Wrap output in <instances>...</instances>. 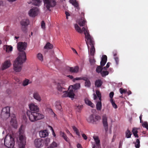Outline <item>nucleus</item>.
Listing matches in <instances>:
<instances>
[{"label": "nucleus", "instance_id": "1", "mask_svg": "<svg viewBox=\"0 0 148 148\" xmlns=\"http://www.w3.org/2000/svg\"><path fill=\"white\" fill-rule=\"evenodd\" d=\"M27 45V43L25 42H20L17 43V49L20 52L13 64L14 69L16 72L21 71L23 64L26 60V53L24 51L26 49Z\"/></svg>", "mask_w": 148, "mask_h": 148}, {"label": "nucleus", "instance_id": "2", "mask_svg": "<svg viewBox=\"0 0 148 148\" xmlns=\"http://www.w3.org/2000/svg\"><path fill=\"white\" fill-rule=\"evenodd\" d=\"M27 116L32 122H34L44 118V116L40 113L28 110L26 112Z\"/></svg>", "mask_w": 148, "mask_h": 148}, {"label": "nucleus", "instance_id": "3", "mask_svg": "<svg viewBox=\"0 0 148 148\" xmlns=\"http://www.w3.org/2000/svg\"><path fill=\"white\" fill-rule=\"evenodd\" d=\"M75 28L76 30L78 32L81 33L83 31L85 36L86 39V44L88 47V43L89 42L93 40V38L90 36L87 29L84 27H83L82 29L78 25L76 24L75 25Z\"/></svg>", "mask_w": 148, "mask_h": 148}, {"label": "nucleus", "instance_id": "4", "mask_svg": "<svg viewBox=\"0 0 148 148\" xmlns=\"http://www.w3.org/2000/svg\"><path fill=\"white\" fill-rule=\"evenodd\" d=\"M4 144L5 146L8 148H13L14 144V138L10 135L8 134L5 137L4 140Z\"/></svg>", "mask_w": 148, "mask_h": 148}, {"label": "nucleus", "instance_id": "5", "mask_svg": "<svg viewBox=\"0 0 148 148\" xmlns=\"http://www.w3.org/2000/svg\"><path fill=\"white\" fill-rule=\"evenodd\" d=\"M22 128L23 126L22 125L19 129V142L18 145L20 148H24L26 143V138L23 135L24 131Z\"/></svg>", "mask_w": 148, "mask_h": 148}, {"label": "nucleus", "instance_id": "6", "mask_svg": "<svg viewBox=\"0 0 148 148\" xmlns=\"http://www.w3.org/2000/svg\"><path fill=\"white\" fill-rule=\"evenodd\" d=\"M10 108L8 106L3 108L1 113V117L3 119L9 118L10 115Z\"/></svg>", "mask_w": 148, "mask_h": 148}, {"label": "nucleus", "instance_id": "7", "mask_svg": "<svg viewBox=\"0 0 148 148\" xmlns=\"http://www.w3.org/2000/svg\"><path fill=\"white\" fill-rule=\"evenodd\" d=\"M44 6L46 7L47 10L51 11L50 8L54 7L56 5L55 0H43Z\"/></svg>", "mask_w": 148, "mask_h": 148}, {"label": "nucleus", "instance_id": "8", "mask_svg": "<svg viewBox=\"0 0 148 148\" xmlns=\"http://www.w3.org/2000/svg\"><path fill=\"white\" fill-rule=\"evenodd\" d=\"M101 119V117L98 115L91 114L87 119V121L90 123H95L97 121Z\"/></svg>", "mask_w": 148, "mask_h": 148}, {"label": "nucleus", "instance_id": "9", "mask_svg": "<svg viewBox=\"0 0 148 148\" xmlns=\"http://www.w3.org/2000/svg\"><path fill=\"white\" fill-rule=\"evenodd\" d=\"M20 23L21 26L22 30L25 32L27 29V26L29 24V21L28 19H25L21 21Z\"/></svg>", "mask_w": 148, "mask_h": 148}, {"label": "nucleus", "instance_id": "10", "mask_svg": "<svg viewBox=\"0 0 148 148\" xmlns=\"http://www.w3.org/2000/svg\"><path fill=\"white\" fill-rule=\"evenodd\" d=\"M39 12V10L37 7H34L31 9L29 11L28 14L32 17H35L37 16Z\"/></svg>", "mask_w": 148, "mask_h": 148}, {"label": "nucleus", "instance_id": "11", "mask_svg": "<svg viewBox=\"0 0 148 148\" xmlns=\"http://www.w3.org/2000/svg\"><path fill=\"white\" fill-rule=\"evenodd\" d=\"M69 92H68L66 91L63 92L64 94L62 96V97H69L72 99L74 98L75 97V95L74 93V91L73 89H69Z\"/></svg>", "mask_w": 148, "mask_h": 148}, {"label": "nucleus", "instance_id": "12", "mask_svg": "<svg viewBox=\"0 0 148 148\" xmlns=\"http://www.w3.org/2000/svg\"><path fill=\"white\" fill-rule=\"evenodd\" d=\"M44 140L40 138L36 139L34 141V144L36 148H40L43 146Z\"/></svg>", "mask_w": 148, "mask_h": 148}, {"label": "nucleus", "instance_id": "13", "mask_svg": "<svg viewBox=\"0 0 148 148\" xmlns=\"http://www.w3.org/2000/svg\"><path fill=\"white\" fill-rule=\"evenodd\" d=\"M102 122L104 128L106 132L108 130V124L107 122V117L106 115H103L102 116Z\"/></svg>", "mask_w": 148, "mask_h": 148}, {"label": "nucleus", "instance_id": "14", "mask_svg": "<svg viewBox=\"0 0 148 148\" xmlns=\"http://www.w3.org/2000/svg\"><path fill=\"white\" fill-rule=\"evenodd\" d=\"M65 85L64 82L61 81L56 84L57 87L56 88L60 92H61L62 91L63 89H64L63 88Z\"/></svg>", "mask_w": 148, "mask_h": 148}, {"label": "nucleus", "instance_id": "15", "mask_svg": "<svg viewBox=\"0 0 148 148\" xmlns=\"http://www.w3.org/2000/svg\"><path fill=\"white\" fill-rule=\"evenodd\" d=\"M94 42L93 40L89 42L88 43V44H89L91 46L90 49V54L91 56H94L95 52V49L94 46Z\"/></svg>", "mask_w": 148, "mask_h": 148}, {"label": "nucleus", "instance_id": "16", "mask_svg": "<svg viewBox=\"0 0 148 148\" xmlns=\"http://www.w3.org/2000/svg\"><path fill=\"white\" fill-rule=\"evenodd\" d=\"M29 108L31 111L37 112L39 111V108L37 105H35L34 104L32 103L29 105Z\"/></svg>", "mask_w": 148, "mask_h": 148}, {"label": "nucleus", "instance_id": "17", "mask_svg": "<svg viewBox=\"0 0 148 148\" xmlns=\"http://www.w3.org/2000/svg\"><path fill=\"white\" fill-rule=\"evenodd\" d=\"M11 65L10 60H7L4 62L1 67L2 70H4L9 67Z\"/></svg>", "mask_w": 148, "mask_h": 148}, {"label": "nucleus", "instance_id": "18", "mask_svg": "<svg viewBox=\"0 0 148 148\" xmlns=\"http://www.w3.org/2000/svg\"><path fill=\"white\" fill-rule=\"evenodd\" d=\"M49 135L47 130H41L39 132V135L40 137L44 138L48 136Z\"/></svg>", "mask_w": 148, "mask_h": 148}, {"label": "nucleus", "instance_id": "19", "mask_svg": "<svg viewBox=\"0 0 148 148\" xmlns=\"http://www.w3.org/2000/svg\"><path fill=\"white\" fill-rule=\"evenodd\" d=\"M80 87V84L79 83H76L73 85L70 86L69 87V89H73V91L74 90L78 89Z\"/></svg>", "mask_w": 148, "mask_h": 148}, {"label": "nucleus", "instance_id": "20", "mask_svg": "<svg viewBox=\"0 0 148 148\" xmlns=\"http://www.w3.org/2000/svg\"><path fill=\"white\" fill-rule=\"evenodd\" d=\"M107 56L106 55H103L100 62V65L102 66H104L107 62Z\"/></svg>", "mask_w": 148, "mask_h": 148}, {"label": "nucleus", "instance_id": "21", "mask_svg": "<svg viewBox=\"0 0 148 148\" xmlns=\"http://www.w3.org/2000/svg\"><path fill=\"white\" fill-rule=\"evenodd\" d=\"M34 98L38 101H40L41 100V97L38 93L37 92H35L33 94Z\"/></svg>", "mask_w": 148, "mask_h": 148}, {"label": "nucleus", "instance_id": "22", "mask_svg": "<svg viewBox=\"0 0 148 148\" xmlns=\"http://www.w3.org/2000/svg\"><path fill=\"white\" fill-rule=\"evenodd\" d=\"M102 84L103 82L100 79H98L96 80L95 82V86L97 88L101 87Z\"/></svg>", "mask_w": 148, "mask_h": 148}, {"label": "nucleus", "instance_id": "23", "mask_svg": "<svg viewBox=\"0 0 148 148\" xmlns=\"http://www.w3.org/2000/svg\"><path fill=\"white\" fill-rule=\"evenodd\" d=\"M86 21L85 19H83L82 18L77 22L80 26L82 27L84 26L86 24Z\"/></svg>", "mask_w": 148, "mask_h": 148}, {"label": "nucleus", "instance_id": "24", "mask_svg": "<svg viewBox=\"0 0 148 148\" xmlns=\"http://www.w3.org/2000/svg\"><path fill=\"white\" fill-rule=\"evenodd\" d=\"M79 69V68L78 66L70 67V71L72 73H77L78 72Z\"/></svg>", "mask_w": 148, "mask_h": 148}, {"label": "nucleus", "instance_id": "25", "mask_svg": "<svg viewBox=\"0 0 148 148\" xmlns=\"http://www.w3.org/2000/svg\"><path fill=\"white\" fill-rule=\"evenodd\" d=\"M84 79L83 80L85 81V86L87 87H89L91 85V83L90 80L86 77H84Z\"/></svg>", "mask_w": 148, "mask_h": 148}, {"label": "nucleus", "instance_id": "26", "mask_svg": "<svg viewBox=\"0 0 148 148\" xmlns=\"http://www.w3.org/2000/svg\"><path fill=\"white\" fill-rule=\"evenodd\" d=\"M101 100L97 101L96 105V109L98 110H100L102 108V103L101 101Z\"/></svg>", "mask_w": 148, "mask_h": 148}, {"label": "nucleus", "instance_id": "27", "mask_svg": "<svg viewBox=\"0 0 148 148\" xmlns=\"http://www.w3.org/2000/svg\"><path fill=\"white\" fill-rule=\"evenodd\" d=\"M93 138L96 144L98 147L100 145V140L97 136H93Z\"/></svg>", "mask_w": 148, "mask_h": 148}, {"label": "nucleus", "instance_id": "28", "mask_svg": "<svg viewBox=\"0 0 148 148\" xmlns=\"http://www.w3.org/2000/svg\"><path fill=\"white\" fill-rule=\"evenodd\" d=\"M70 3H72V5L74 6L75 7H76L77 9L79 8L78 3L76 0H70Z\"/></svg>", "mask_w": 148, "mask_h": 148}, {"label": "nucleus", "instance_id": "29", "mask_svg": "<svg viewBox=\"0 0 148 148\" xmlns=\"http://www.w3.org/2000/svg\"><path fill=\"white\" fill-rule=\"evenodd\" d=\"M85 102L86 104L92 108L95 107V105L88 99H85Z\"/></svg>", "mask_w": 148, "mask_h": 148}, {"label": "nucleus", "instance_id": "30", "mask_svg": "<svg viewBox=\"0 0 148 148\" xmlns=\"http://www.w3.org/2000/svg\"><path fill=\"white\" fill-rule=\"evenodd\" d=\"M4 49H6V52H9L12 51V47L8 45H5L4 46Z\"/></svg>", "mask_w": 148, "mask_h": 148}, {"label": "nucleus", "instance_id": "31", "mask_svg": "<svg viewBox=\"0 0 148 148\" xmlns=\"http://www.w3.org/2000/svg\"><path fill=\"white\" fill-rule=\"evenodd\" d=\"M103 69V66H102L101 65L97 66L96 69V71L97 73H101L102 72V70Z\"/></svg>", "mask_w": 148, "mask_h": 148}, {"label": "nucleus", "instance_id": "32", "mask_svg": "<svg viewBox=\"0 0 148 148\" xmlns=\"http://www.w3.org/2000/svg\"><path fill=\"white\" fill-rule=\"evenodd\" d=\"M53 46L49 42H48L46 45L44 47V48L47 49H52Z\"/></svg>", "mask_w": 148, "mask_h": 148}, {"label": "nucleus", "instance_id": "33", "mask_svg": "<svg viewBox=\"0 0 148 148\" xmlns=\"http://www.w3.org/2000/svg\"><path fill=\"white\" fill-rule=\"evenodd\" d=\"M72 128L74 131L75 132L76 134L79 136H80V133L79 131L78 130L75 126H72Z\"/></svg>", "mask_w": 148, "mask_h": 148}, {"label": "nucleus", "instance_id": "34", "mask_svg": "<svg viewBox=\"0 0 148 148\" xmlns=\"http://www.w3.org/2000/svg\"><path fill=\"white\" fill-rule=\"evenodd\" d=\"M131 135L132 133L128 129H127L125 132L126 137L127 138H130Z\"/></svg>", "mask_w": 148, "mask_h": 148}, {"label": "nucleus", "instance_id": "35", "mask_svg": "<svg viewBox=\"0 0 148 148\" xmlns=\"http://www.w3.org/2000/svg\"><path fill=\"white\" fill-rule=\"evenodd\" d=\"M135 147L136 148H139L140 147V141L138 139L136 140V141L135 143Z\"/></svg>", "mask_w": 148, "mask_h": 148}, {"label": "nucleus", "instance_id": "36", "mask_svg": "<svg viewBox=\"0 0 148 148\" xmlns=\"http://www.w3.org/2000/svg\"><path fill=\"white\" fill-rule=\"evenodd\" d=\"M96 93L97 97L99 98V101L101 100V94L99 90H96Z\"/></svg>", "mask_w": 148, "mask_h": 148}, {"label": "nucleus", "instance_id": "37", "mask_svg": "<svg viewBox=\"0 0 148 148\" xmlns=\"http://www.w3.org/2000/svg\"><path fill=\"white\" fill-rule=\"evenodd\" d=\"M56 108L59 110L61 111L62 109V107L59 102H56Z\"/></svg>", "mask_w": 148, "mask_h": 148}, {"label": "nucleus", "instance_id": "38", "mask_svg": "<svg viewBox=\"0 0 148 148\" xmlns=\"http://www.w3.org/2000/svg\"><path fill=\"white\" fill-rule=\"evenodd\" d=\"M41 2L40 0H35L34 1L33 3L35 5L39 6Z\"/></svg>", "mask_w": 148, "mask_h": 148}, {"label": "nucleus", "instance_id": "39", "mask_svg": "<svg viewBox=\"0 0 148 148\" xmlns=\"http://www.w3.org/2000/svg\"><path fill=\"white\" fill-rule=\"evenodd\" d=\"M109 74V72L107 71H103L101 73V74L103 77Z\"/></svg>", "mask_w": 148, "mask_h": 148}, {"label": "nucleus", "instance_id": "40", "mask_svg": "<svg viewBox=\"0 0 148 148\" xmlns=\"http://www.w3.org/2000/svg\"><path fill=\"white\" fill-rule=\"evenodd\" d=\"M50 141V139L49 138H47L45 139L44 141V143L46 146H47L49 143Z\"/></svg>", "mask_w": 148, "mask_h": 148}, {"label": "nucleus", "instance_id": "41", "mask_svg": "<svg viewBox=\"0 0 148 148\" xmlns=\"http://www.w3.org/2000/svg\"><path fill=\"white\" fill-rule=\"evenodd\" d=\"M110 101L112 104L113 107L115 109H116L117 108V106L115 104L114 101L113 100V99H111Z\"/></svg>", "mask_w": 148, "mask_h": 148}, {"label": "nucleus", "instance_id": "42", "mask_svg": "<svg viewBox=\"0 0 148 148\" xmlns=\"http://www.w3.org/2000/svg\"><path fill=\"white\" fill-rule=\"evenodd\" d=\"M83 107V105H79L78 106H76L75 109L78 112H79L81 111Z\"/></svg>", "mask_w": 148, "mask_h": 148}, {"label": "nucleus", "instance_id": "43", "mask_svg": "<svg viewBox=\"0 0 148 148\" xmlns=\"http://www.w3.org/2000/svg\"><path fill=\"white\" fill-rule=\"evenodd\" d=\"M57 144L55 142L53 141L50 145V147L51 148L56 147L57 146Z\"/></svg>", "mask_w": 148, "mask_h": 148}, {"label": "nucleus", "instance_id": "44", "mask_svg": "<svg viewBox=\"0 0 148 148\" xmlns=\"http://www.w3.org/2000/svg\"><path fill=\"white\" fill-rule=\"evenodd\" d=\"M39 60L41 61H42L43 60V57L42 55L40 53H39L37 56Z\"/></svg>", "mask_w": 148, "mask_h": 148}, {"label": "nucleus", "instance_id": "45", "mask_svg": "<svg viewBox=\"0 0 148 148\" xmlns=\"http://www.w3.org/2000/svg\"><path fill=\"white\" fill-rule=\"evenodd\" d=\"M29 80L28 79H25L23 83V85L24 86H25L29 84Z\"/></svg>", "mask_w": 148, "mask_h": 148}, {"label": "nucleus", "instance_id": "46", "mask_svg": "<svg viewBox=\"0 0 148 148\" xmlns=\"http://www.w3.org/2000/svg\"><path fill=\"white\" fill-rule=\"evenodd\" d=\"M119 91L121 94L123 93H125L127 92L126 90L123 89L122 88H121L119 89Z\"/></svg>", "mask_w": 148, "mask_h": 148}, {"label": "nucleus", "instance_id": "47", "mask_svg": "<svg viewBox=\"0 0 148 148\" xmlns=\"http://www.w3.org/2000/svg\"><path fill=\"white\" fill-rule=\"evenodd\" d=\"M143 126L146 128L147 129H148V123L147 122H144L142 124Z\"/></svg>", "mask_w": 148, "mask_h": 148}, {"label": "nucleus", "instance_id": "48", "mask_svg": "<svg viewBox=\"0 0 148 148\" xmlns=\"http://www.w3.org/2000/svg\"><path fill=\"white\" fill-rule=\"evenodd\" d=\"M41 27L43 29H45V24L44 21H42L41 24Z\"/></svg>", "mask_w": 148, "mask_h": 148}, {"label": "nucleus", "instance_id": "49", "mask_svg": "<svg viewBox=\"0 0 148 148\" xmlns=\"http://www.w3.org/2000/svg\"><path fill=\"white\" fill-rule=\"evenodd\" d=\"M84 77H76L73 80V82H75V80H83Z\"/></svg>", "mask_w": 148, "mask_h": 148}, {"label": "nucleus", "instance_id": "50", "mask_svg": "<svg viewBox=\"0 0 148 148\" xmlns=\"http://www.w3.org/2000/svg\"><path fill=\"white\" fill-rule=\"evenodd\" d=\"M133 134H137L138 131L137 129L136 128H133L132 131Z\"/></svg>", "mask_w": 148, "mask_h": 148}, {"label": "nucleus", "instance_id": "51", "mask_svg": "<svg viewBox=\"0 0 148 148\" xmlns=\"http://www.w3.org/2000/svg\"><path fill=\"white\" fill-rule=\"evenodd\" d=\"M49 127H50V130H51L52 131V134H53V136L54 137H55L56 136V135L54 131L53 128L52 127H51V126H49Z\"/></svg>", "mask_w": 148, "mask_h": 148}, {"label": "nucleus", "instance_id": "52", "mask_svg": "<svg viewBox=\"0 0 148 148\" xmlns=\"http://www.w3.org/2000/svg\"><path fill=\"white\" fill-rule=\"evenodd\" d=\"M62 137L67 142H69V139L67 137L66 135L65 134V136H64Z\"/></svg>", "mask_w": 148, "mask_h": 148}, {"label": "nucleus", "instance_id": "53", "mask_svg": "<svg viewBox=\"0 0 148 148\" xmlns=\"http://www.w3.org/2000/svg\"><path fill=\"white\" fill-rule=\"evenodd\" d=\"M89 61L91 64H94L95 63V61L94 59H90Z\"/></svg>", "mask_w": 148, "mask_h": 148}, {"label": "nucleus", "instance_id": "54", "mask_svg": "<svg viewBox=\"0 0 148 148\" xmlns=\"http://www.w3.org/2000/svg\"><path fill=\"white\" fill-rule=\"evenodd\" d=\"M114 95V93L113 92H111L109 94V96L111 98V99H113L112 98L113 97Z\"/></svg>", "mask_w": 148, "mask_h": 148}, {"label": "nucleus", "instance_id": "55", "mask_svg": "<svg viewBox=\"0 0 148 148\" xmlns=\"http://www.w3.org/2000/svg\"><path fill=\"white\" fill-rule=\"evenodd\" d=\"M114 59L116 62V65H118L119 62V60L118 58L117 57H115Z\"/></svg>", "mask_w": 148, "mask_h": 148}, {"label": "nucleus", "instance_id": "56", "mask_svg": "<svg viewBox=\"0 0 148 148\" xmlns=\"http://www.w3.org/2000/svg\"><path fill=\"white\" fill-rule=\"evenodd\" d=\"M82 137L85 140H86L87 138V136H86V135L84 134H83L82 135Z\"/></svg>", "mask_w": 148, "mask_h": 148}, {"label": "nucleus", "instance_id": "57", "mask_svg": "<svg viewBox=\"0 0 148 148\" xmlns=\"http://www.w3.org/2000/svg\"><path fill=\"white\" fill-rule=\"evenodd\" d=\"M65 134L64 133V132H63L62 131H60V136L62 137L64 136H65Z\"/></svg>", "mask_w": 148, "mask_h": 148}, {"label": "nucleus", "instance_id": "58", "mask_svg": "<svg viewBox=\"0 0 148 148\" xmlns=\"http://www.w3.org/2000/svg\"><path fill=\"white\" fill-rule=\"evenodd\" d=\"M81 18H82L83 19H85L84 18V12H82L81 14Z\"/></svg>", "mask_w": 148, "mask_h": 148}, {"label": "nucleus", "instance_id": "59", "mask_svg": "<svg viewBox=\"0 0 148 148\" xmlns=\"http://www.w3.org/2000/svg\"><path fill=\"white\" fill-rule=\"evenodd\" d=\"M71 49L74 53H75L77 54V52L75 49L73 48H72Z\"/></svg>", "mask_w": 148, "mask_h": 148}, {"label": "nucleus", "instance_id": "60", "mask_svg": "<svg viewBox=\"0 0 148 148\" xmlns=\"http://www.w3.org/2000/svg\"><path fill=\"white\" fill-rule=\"evenodd\" d=\"M111 64V63L110 62H108L107 63L106 65V67L107 68H108L110 65V64Z\"/></svg>", "mask_w": 148, "mask_h": 148}, {"label": "nucleus", "instance_id": "61", "mask_svg": "<svg viewBox=\"0 0 148 148\" xmlns=\"http://www.w3.org/2000/svg\"><path fill=\"white\" fill-rule=\"evenodd\" d=\"M94 95V100H96L97 99V96L95 94H93Z\"/></svg>", "mask_w": 148, "mask_h": 148}, {"label": "nucleus", "instance_id": "62", "mask_svg": "<svg viewBox=\"0 0 148 148\" xmlns=\"http://www.w3.org/2000/svg\"><path fill=\"white\" fill-rule=\"evenodd\" d=\"M142 115L141 114L139 116V118H140V123H141L142 121Z\"/></svg>", "mask_w": 148, "mask_h": 148}, {"label": "nucleus", "instance_id": "63", "mask_svg": "<svg viewBox=\"0 0 148 148\" xmlns=\"http://www.w3.org/2000/svg\"><path fill=\"white\" fill-rule=\"evenodd\" d=\"M68 77H69L70 79H73V77L72 75H69L67 76Z\"/></svg>", "mask_w": 148, "mask_h": 148}, {"label": "nucleus", "instance_id": "64", "mask_svg": "<svg viewBox=\"0 0 148 148\" xmlns=\"http://www.w3.org/2000/svg\"><path fill=\"white\" fill-rule=\"evenodd\" d=\"M113 53L114 56H116L117 55V53L116 52V51L113 52Z\"/></svg>", "mask_w": 148, "mask_h": 148}]
</instances>
